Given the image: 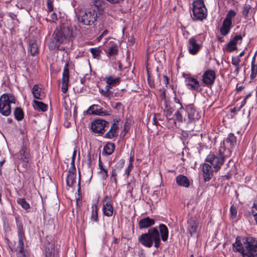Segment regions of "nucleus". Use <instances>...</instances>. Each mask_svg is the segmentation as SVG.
<instances>
[{
  "label": "nucleus",
  "mask_w": 257,
  "mask_h": 257,
  "mask_svg": "<svg viewBox=\"0 0 257 257\" xmlns=\"http://www.w3.org/2000/svg\"><path fill=\"white\" fill-rule=\"evenodd\" d=\"M53 0L47 1V6L48 12H52L53 10Z\"/></svg>",
  "instance_id": "52"
},
{
  "label": "nucleus",
  "mask_w": 257,
  "mask_h": 257,
  "mask_svg": "<svg viewBox=\"0 0 257 257\" xmlns=\"http://www.w3.org/2000/svg\"><path fill=\"white\" fill-rule=\"evenodd\" d=\"M188 48L190 53L195 55L200 49L201 45L196 43L195 38L191 37L189 39Z\"/></svg>",
  "instance_id": "14"
},
{
  "label": "nucleus",
  "mask_w": 257,
  "mask_h": 257,
  "mask_svg": "<svg viewBox=\"0 0 257 257\" xmlns=\"http://www.w3.org/2000/svg\"><path fill=\"white\" fill-rule=\"evenodd\" d=\"M230 217L232 219H235L237 216V209L234 206L232 205L230 208Z\"/></svg>",
  "instance_id": "47"
},
{
  "label": "nucleus",
  "mask_w": 257,
  "mask_h": 257,
  "mask_svg": "<svg viewBox=\"0 0 257 257\" xmlns=\"http://www.w3.org/2000/svg\"><path fill=\"white\" fill-rule=\"evenodd\" d=\"M72 37H74L72 30L68 25L63 24L54 32L49 44V48L51 50H58L61 44Z\"/></svg>",
  "instance_id": "2"
},
{
  "label": "nucleus",
  "mask_w": 257,
  "mask_h": 257,
  "mask_svg": "<svg viewBox=\"0 0 257 257\" xmlns=\"http://www.w3.org/2000/svg\"><path fill=\"white\" fill-rule=\"evenodd\" d=\"M112 87H113L111 85H109L108 84H107V85L105 86V88H104V89L105 90L108 92V93L110 95V94H111V92L110 91V90L112 88Z\"/></svg>",
  "instance_id": "58"
},
{
  "label": "nucleus",
  "mask_w": 257,
  "mask_h": 257,
  "mask_svg": "<svg viewBox=\"0 0 257 257\" xmlns=\"http://www.w3.org/2000/svg\"><path fill=\"white\" fill-rule=\"evenodd\" d=\"M147 72H148V82L149 86L151 88H154L155 87V84L154 82V80L151 77L150 74L149 73V70L147 69Z\"/></svg>",
  "instance_id": "48"
},
{
  "label": "nucleus",
  "mask_w": 257,
  "mask_h": 257,
  "mask_svg": "<svg viewBox=\"0 0 257 257\" xmlns=\"http://www.w3.org/2000/svg\"><path fill=\"white\" fill-rule=\"evenodd\" d=\"M33 103L34 108L38 111H46L48 109V105L43 102L34 100Z\"/></svg>",
  "instance_id": "31"
},
{
  "label": "nucleus",
  "mask_w": 257,
  "mask_h": 257,
  "mask_svg": "<svg viewBox=\"0 0 257 257\" xmlns=\"http://www.w3.org/2000/svg\"><path fill=\"white\" fill-rule=\"evenodd\" d=\"M242 39V37L240 35H235L233 39H231L226 44V50L229 52H232V51L236 50L237 49L236 45L238 41H241Z\"/></svg>",
  "instance_id": "15"
},
{
  "label": "nucleus",
  "mask_w": 257,
  "mask_h": 257,
  "mask_svg": "<svg viewBox=\"0 0 257 257\" xmlns=\"http://www.w3.org/2000/svg\"><path fill=\"white\" fill-rule=\"evenodd\" d=\"M98 167L100 169L99 171H103L105 170H107L105 166L103 165L102 162L101 161L100 154L99 156V160H98Z\"/></svg>",
  "instance_id": "50"
},
{
  "label": "nucleus",
  "mask_w": 257,
  "mask_h": 257,
  "mask_svg": "<svg viewBox=\"0 0 257 257\" xmlns=\"http://www.w3.org/2000/svg\"><path fill=\"white\" fill-rule=\"evenodd\" d=\"M255 55L253 56L252 61H251V74H250V78L251 79H254L256 76L257 73V65L255 64Z\"/></svg>",
  "instance_id": "36"
},
{
  "label": "nucleus",
  "mask_w": 257,
  "mask_h": 257,
  "mask_svg": "<svg viewBox=\"0 0 257 257\" xmlns=\"http://www.w3.org/2000/svg\"><path fill=\"white\" fill-rule=\"evenodd\" d=\"M251 9V7L248 4H245L243 6L242 15L243 17L246 20L249 19L248 14Z\"/></svg>",
  "instance_id": "39"
},
{
  "label": "nucleus",
  "mask_w": 257,
  "mask_h": 257,
  "mask_svg": "<svg viewBox=\"0 0 257 257\" xmlns=\"http://www.w3.org/2000/svg\"><path fill=\"white\" fill-rule=\"evenodd\" d=\"M236 15V13L234 10H230L228 11L224 20L228 21H232V19L234 18Z\"/></svg>",
  "instance_id": "45"
},
{
  "label": "nucleus",
  "mask_w": 257,
  "mask_h": 257,
  "mask_svg": "<svg viewBox=\"0 0 257 257\" xmlns=\"http://www.w3.org/2000/svg\"><path fill=\"white\" fill-rule=\"evenodd\" d=\"M185 110L188 114L187 123H190L194 120H198L201 117L200 114L193 104L187 105Z\"/></svg>",
  "instance_id": "8"
},
{
  "label": "nucleus",
  "mask_w": 257,
  "mask_h": 257,
  "mask_svg": "<svg viewBox=\"0 0 257 257\" xmlns=\"http://www.w3.org/2000/svg\"><path fill=\"white\" fill-rule=\"evenodd\" d=\"M206 9L202 0H198L193 3V9Z\"/></svg>",
  "instance_id": "43"
},
{
  "label": "nucleus",
  "mask_w": 257,
  "mask_h": 257,
  "mask_svg": "<svg viewBox=\"0 0 257 257\" xmlns=\"http://www.w3.org/2000/svg\"><path fill=\"white\" fill-rule=\"evenodd\" d=\"M226 168L225 169H227L228 168H229L227 173L226 175L223 176V177H224L226 179L229 180L232 175V172L234 171L233 170L235 169V164L234 162L232 161V159H230L228 162L227 164L226 165Z\"/></svg>",
  "instance_id": "28"
},
{
  "label": "nucleus",
  "mask_w": 257,
  "mask_h": 257,
  "mask_svg": "<svg viewBox=\"0 0 257 257\" xmlns=\"http://www.w3.org/2000/svg\"><path fill=\"white\" fill-rule=\"evenodd\" d=\"M118 120L115 119L113 120V123L112 124L109 131L105 134V137L108 139H112L117 136V130L118 128L116 123L118 122Z\"/></svg>",
  "instance_id": "21"
},
{
  "label": "nucleus",
  "mask_w": 257,
  "mask_h": 257,
  "mask_svg": "<svg viewBox=\"0 0 257 257\" xmlns=\"http://www.w3.org/2000/svg\"><path fill=\"white\" fill-rule=\"evenodd\" d=\"M232 246L233 251L240 253L243 257H257V239L254 237L237 236Z\"/></svg>",
  "instance_id": "1"
},
{
  "label": "nucleus",
  "mask_w": 257,
  "mask_h": 257,
  "mask_svg": "<svg viewBox=\"0 0 257 257\" xmlns=\"http://www.w3.org/2000/svg\"><path fill=\"white\" fill-rule=\"evenodd\" d=\"M225 142L229 144L231 148H233L236 144V138L233 133H230L226 139Z\"/></svg>",
  "instance_id": "34"
},
{
  "label": "nucleus",
  "mask_w": 257,
  "mask_h": 257,
  "mask_svg": "<svg viewBox=\"0 0 257 257\" xmlns=\"http://www.w3.org/2000/svg\"><path fill=\"white\" fill-rule=\"evenodd\" d=\"M156 114H155V115H154V117H153V123L154 124H155V125H158V124H159V123H158V121H157V120H156Z\"/></svg>",
  "instance_id": "64"
},
{
  "label": "nucleus",
  "mask_w": 257,
  "mask_h": 257,
  "mask_svg": "<svg viewBox=\"0 0 257 257\" xmlns=\"http://www.w3.org/2000/svg\"><path fill=\"white\" fill-rule=\"evenodd\" d=\"M116 173L114 170H113L112 171V173H111V179L113 178L115 183H116Z\"/></svg>",
  "instance_id": "60"
},
{
  "label": "nucleus",
  "mask_w": 257,
  "mask_h": 257,
  "mask_svg": "<svg viewBox=\"0 0 257 257\" xmlns=\"http://www.w3.org/2000/svg\"><path fill=\"white\" fill-rule=\"evenodd\" d=\"M139 242L143 246L151 247L154 242V246L158 248L161 244L160 234L157 227L150 228L148 232L142 234L139 237Z\"/></svg>",
  "instance_id": "3"
},
{
  "label": "nucleus",
  "mask_w": 257,
  "mask_h": 257,
  "mask_svg": "<svg viewBox=\"0 0 257 257\" xmlns=\"http://www.w3.org/2000/svg\"><path fill=\"white\" fill-rule=\"evenodd\" d=\"M108 122L101 119H97L91 123V130L94 133L103 134L105 127L108 125Z\"/></svg>",
  "instance_id": "7"
},
{
  "label": "nucleus",
  "mask_w": 257,
  "mask_h": 257,
  "mask_svg": "<svg viewBox=\"0 0 257 257\" xmlns=\"http://www.w3.org/2000/svg\"><path fill=\"white\" fill-rule=\"evenodd\" d=\"M215 78V73L212 70H206L202 76V81L206 85H212L214 82Z\"/></svg>",
  "instance_id": "11"
},
{
  "label": "nucleus",
  "mask_w": 257,
  "mask_h": 257,
  "mask_svg": "<svg viewBox=\"0 0 257 257\" xmlns=\"http://www.w3.org/2000/svg\"><path fill=\"white\" fill-rule=\"evenodd\" d=\"M74 163H75V159H74V158H72V160H71V167L70 168V170L69 171L76 172Z\"/></svg>",
  "instance_id": "55"
},
{
  "label": "nucleus",
  "mask_w": 257,
  "mask_h": 257,
  "mask_svg": "<svg viewBox=\"0 0 257 257\" xmlns=\"http://www.w3.org/2000/svg\"><path fill=\"white\" fill-rule=\"evenodd\" d=\"M254 208L257 210V205L254 203L252 206V208L248 210H247L244 212V215L246 216L247 217H250L251 216H253L254 218H255V214H257V212H255Z\"/></svg>",
  "instance_id": "37"
},
{
  "label": "nucleus",
  "mask_w": 257,
  "mask_h": 257,
  "mask_svg": "<svg viewBox=\"0 0 257 257\" xmlns=\"http://www.w3.org/2000/svg\"><path fill=\"white\" fill-rule=\"evenodd\" d=\"M16 99L14 95L11 93H5L0 97V112L6 116L11 113V104L16 103Z\"/></svg>",
  "instance_id": "6"
},
{
  "label": "nucleus",
  "mask_w": 257,
  "mask_h": 257,
  "mask_svg": "<svg viewBox=\"0 0 257 257\" xmlns=\"http://www.w3.org/2000/svg\"><path fill=\"white\" fill-rule=\"evenodd\" d=\"M233 27L232 22L224 20L222 26L220 28V33L223 36L227 35L230 32L231 28Z\"/></svg>",
  "instance_id": "23"
},
{
  "label": "nucleus",
  "mask_w": 257,
  "mask_h": 257,
  "mask_svg": "<svg viewBox=\"0 0 257 257\" xmlns=\"http://www.w3.org/2000/svg\"><path fill=\"white\" fill-rule=\"evenodd\" d=\"M96 107H99V105L97 104L92 105L89 107L87 111L89 112L90 111H91V112L89 113L93 114V112H95Z\"/></svg>",
  "instance_id": "54"
},
{
  "label": "nucleus",
  "mask_w": 257,
  "mask_h": 257,
  "mask_svg": "<svg viewBox=\"0 0 257 257\" xmlns=\"http://www.w3.org/2000/svg\"><path fill=\"white\" fill-rule=\"evenodd\" d=\"M198 225V221L196 218L191 217L188 220L187 229L191 236L196 235Z\"/></svg>",
  "instance_id": "12"
},
{
  "label": "nucleus",
  "mask_w": 257,
  "mask_h": 257,
  "mask_svg": "<svg viewBox=\"0 0 257 257\" xmlns=\"http://www.w3.org/2000/svg\"><path fill=\"white\" fill-rule=\"evenodd\" d=\"M133 164L132 163H131L130 164V165H128L127 168L125 170V174L128 176H129L130 174V172L131 171H132V168H133Z\"/></svg>",
  "instance_id": "56"
},
{
  "label": "nucleus",
  "mask_w": 257,
  "mask_h": 257,
  "mask_svg": "<svg viewBox=\"0 0 257 257\" xmlns=\"http://www.w3.org/2000/svg\"><path fill=\"white\" fill-rule=\"evenodd\" d=\"M17 203L25 210H28L30 208V204L26 201L25 198H18L17 200Z\"/></svg>",
  "instance_id": "41"
},
{
  "label": "nucleus",
  "mask_w": 257,
  "mask_h": 257,
  "mask_svg": "<svg viewBox=\"0 0 257 257\" xmlns=\"http://www.w3.org/2000/svg\"><path fill=\"white\" fill-rule=\"evenodd\" d=\"M155 223V220L149 217H147L141 219L139 222V227L140 229L150 227Z\"/></svg>",
  "instance_id": "19"
},
{
  "label": "nucleus",
  "mask_w": 257,
  "mask_h": 257,
  "mask_svg": "<svg viewBox=\"0 0 257 257\" xmlns=\"http://www.w3.org/2000/svg\"><path fill=\"white\" fill-rule=\"evenodd\" d=\"M24 239H19L18 245L17 246V249H19V251H20V253H22V251H24Z\"/></svg>",
  "instance_id": "49"
},
{
  "label": "nucleus",
  "mask_w": 257,
  "mask_h": 257,
  "mask_svg": "<svg viewBox=\"0 0 257 257\" xmlns=\"http://www.w3.org/2000/svg\"><path fill=\"white\" fill-rule=\"evenodd\" d=\"M77 21L85 26H92L96 21L97 14L93 9H80L76 12Z\"/></svg>",
  "instance_id": "4"
},
{
  "label": "nucleus",
  "mask_w": 257,
  "mask_h": 257,
  "mask_svg": "<svg viewBox=\"0 0 257 257\" xmlns=\"http://www.w3.org/2000/svg\"><path fill=\"white\" fill-rule=\"evenodd\" d=\"M29 51L32 56H35L38 53V46L35 41H30L29 43Z\"/></svg>",
  "instance_id": "32"
},
{
  "label": "nucleus",
  "mask_w": 257,
  "mask_h": 257,
  "mask_svg": "<svg viewBox=\"0 0 257 257\" xmlns=\"http://www.w3.org/2000/svg\"><path fill=\"white\" fill-rule=\"evenodd\" d=\"M164 111L167 119L169 120H173L174 122L175 123V119L170 117L172 115L174 109L171 107H168V106L166 104V108L164 109Z\"/></svg>",
  "instance_id": "38"
},
{
  "label": "nucleus",
  "mask_w": 257,
  "mask_h": 257,
  "mask_svg": "<svg viewBox=\"0 0 257 257\" xmlns=\"http://www.w3.org/2000/svg\"><path fill=\"white\" fill-rule=\"evenodd\" d=\"M87 157H88L87 164H88V167H90L91 166V154H90V152L88 154Z\"/></svg>",
  "instance_id": "61"
},
{
  "label": "nucleus",
  "mask_w": 257,
  "mask_h": 257,
  "mask_svg": "<svg viewBox=\"0 0 257 257\" xmlns=\"http://www.w3.org/2000/svg\"><path fill=\"white\" fill-rule=\"evenodd\" d=\"M176 183L178 186L185 188H188L190 185V182L188 178L183 175H179L176 178Z\"/></svg>",
  "instance_id": "22"
},
{
  "label": "nucleus",
  "mask_w": 257,
  "mask_h": 257,
  "mask_svg": "<svg viewBox=\"0 0 257 257\" xmlns=\"http://www.w3.org/2000/svg\"><path fill=\"white\" fill-rule=\"evenodd\" d=\"M91 220L92 221L98 222V207L97 205L93 204L91 206Z\"/></svg>",
  "instance_id": "33"
},
{
  "label": "nucleus",
  "mask_w": 257,
  "mask_h": 257,
  "mask_svg": "<svg viewBox=\"0 0 257 257\" xmlns=\"http://www.w3.org/2000/svg\"><path fill=\"white\" fill-rule=\"evenodd\" d=\"M93 114L104 116L108 114L107 112L103 110V108L99 106V107H96L95 112H93Z\"/></svg>",
  "instance_id": "46"
},
{
  "label": "nucleus",
  "mask_w": 257,
  "mask_h": 257,
  "mask_svg": "<svg viewBox=\"0 0 257 257\" xmlns=\"http://www.w3.org/2000/svg\"><path fill=\"white\" fill-rule=\"evenodd\" d=\"M202 171L203 177L205 182L209 181L212 176L213 170L211 166L207 164H204L203 166Z\"/></svg>",
  "instance_id": "18"
},
{
  "label": "nucleus",
  "mask_w": 257,
  "mask_h": 257,
  "mask_svg": "<svg viewBox=\"0 0 257 257\" xmlns=\"http://www.w3.org/2000/svg\"><path fill=\"white\" fill-rule=\"evenodd\" d=\"M69 79V63L67 62L65 65L62 74L61 90L63 93H66L68 90Z\"/></svg>",
  "instance_id": "10"
},
{
  "label": "nucleus",
  "mask_w": 257,
  "mask_h": 257,
  "mask_svg": "<svg viewBox=\"0 0 257 257\" xmlns=\"http://www.w3.org/2000/svg\"><path fill=\"white\" fill-rule=\"evenodd\" d=\"M45 248V257H54V242L51 240H47L44 244Z\"/></svg>",
  "instance_id": "16"
},
{
  "label": "nucleus",
  "mask_w": 257,
  "mask_h": 257,
  "mask_svg": "<svg viewBox=\"0 0 257 257\" xmlns=\"http://www.w3.org/2000/svg\"><path fill=\"white\" fill-rule=\"evenodd\" d=\"M50 17L52 20H57V16L55 13H53L51 14Z\"/></svg>",
  "instance_id": "62"
},
{
  "label": "nucleus",
  "mask_w": 257,
  "mask_h": 257,
  "mask_svg": "<svg viewBox=\"0 0 257 257\" xmlns=\"http://www.w3.org/2000/svg\"><path fill=\"white\" fill-rule=\"evenodd\" d=\"M185 82L190 89L199 91L200 84L199 81L196 79L188 77L186 78Z\"/></svg>",
  "instance_id": "17"
},
{
  "label": "nucleus",
  "mask_w": 257,
  "mask_h": 257,
  "mask_svg": "<svg viewBox=\"0 0 257 257\" xmlns=\"http://www.w3.org/2000/svg\"><path fill=\"white\" fill-rule=\"evenodd\" d=\"M240 62V58L238 57H234L232 58V64L235 66H239Z\"/></svg>",
  "instance_id": "53"
},
{
  "label": "nucleus",
  "mask_w": 257,
  "mask_h": 257,
  "mask_svg": "<svg viewBox=\"0 0 257 257\" xmlns=\"http://www.w3.org/2000/svg\"><path fill=\"white\" fill-rule=\"evenodd\" d=\"M115 149V145L112 143H108L103 148L102 155H110L113 153Z\"/></svg>",
  "instance_id": "30"
},
{
  "label": "nucleus",
  "mask_w": 257,
  "mask_h": 257,
  "mask_svg": "<svg viewBox=\"0 0 257 257\" xmlns=\"http://www.w3.org/2000/svg\"><path fill=\"white\" fill-rule=\"evenodd\" d=\"M18 158L24 162L25 166H27L30 158V154L28 149L25 146L23 145L22 147L21 150L18 154Z\"/></svg>",
  "instance_id": "13"
},
{
  "label": "nucleus",
  "mask_w": 257,
  "mask_h": 257,
  "mask_svg": "<svg viewBox=\"0 0 257 257\" xmlns=\"http://www.w3.org/2000/svg\"><path fill=\"white\" fill-rule=\"evenodd\" d=\"M107 84L115 86L120 83V80L119 77H114L112 75L106 76L104 78Z\"/></svg>",
  "instance_id": "27"
},
{
  "label": "nucleus",
  "mask_w": 257,
  "mask_h": 257,
  "mask_svg": "<svg viewBox=\"0 0 257 257\" xmlns=\"http://www.w3.org/2000/svg\"><path fill=\"white\" fill-rule=\"evenodd\" d=\"M32 93L36 99L42 100L45 97L44 93L38 85H34L32 89Z\"/></svg>",
  "instance_id": "26"
},
{
  "label": "nucleus",
  "mask_w": 257,
  "mask_h": 257,
  "mask_svg": "<svg viewBox=\"0 0 257 257\" xmlns=\"http://www.w3.org/2000/svg\"><path fill=\"white\" fill-rule=\"evenodd\" d=\"M112 4H117L123 2L124 0H106Z\"/></svg>",
  "instance_id": "59"
},
{
  "label": "nucleus",
  "mask_w": 257,
  "mask_h": 257,
  "mask_svg": "<svg viewBox=\"0 0 257 257\" xmlns=\"http://www.w3.org/2000/svg\"><path fill=\"white\" fill-rule=\"evenodd\" d=\"M99 92L100 93L104 96L105 97H109L110 96V95L108 93V92H107L105 89L104 90H103V89H100L99 90Z\"/></svg>",
  "instance_id": "57"
},
{
  "label": "nucleus",
  "mask_w": 257,
  "mask_h": 257,
  "mask_svg": "<svg viewBox=\"0 0 257 257\" xmlns=\"http://www.w3.org/2000/svg\"><path fill=\"white\" fill-rule=\"evenodd\" d=\"M226 150L224 147H220L217 155L209 154L206 157L205 161L209 163L214 168L215 171H218L226 160L227 156L225 154Z\"/></svg>",
  "instance_id": "5"
},
{
  "label": "nucleus",
  "mask_w": 257,
  "mask_h": 257,
  "mask_svg": "<svg viewBox=\"0 0 257 257\" xmlns=\"http://www.w3.org/2000/svg\"><path fill=\"white\" fill-rule=\"evenodd\" d=\"M118 48L116 45H112V46L110 47L109 49V51L108 53V56H114L117 54L118 53Z\"/></svg>",
  "instance_id": "44"
},
{
  "label": "nucleus",
  "mask_w": 257,
  "mask_h": 257,
  "mask_svg": "<svg viewBox=\"0 0 257 257\" xmlns=\"http://www.w3.org/2000/svg\"><path fill=\"white\" fill-rule=\"evenodd\" d=\"M17 230L19 239H25V233L23 225L21 223L17 224Z\"/></svg>",
  "instance_id": "42"
},
{
  "label": "nucleus",
  "mask_w": 257,
  "mask_h": 257,
  "mask_svg": "<svg viewBox=\"0 0 257 257\" xmlns=\"http://www.w3.org/2000/svg\"><path fill=\"white\" fill-rule=\"evenodd\" d=\"M90 52L94 58L99 59L100 57L101 50L99 48H92L90 49Z\"/></svg>",
  "instance_id": "40"
},
{
  "label": "nucleus",
  "mask_w": 257,
  "mask_h": 257,
  "mask_svg": "<svg viewBox=\"0 0 257 257\" xmlns=\"http://www.w3.org/2000/svg\"><path fill=\"white\" fill-rule=\"evenodd\" d=\"M101 3H102V1L100 0H96V1H95L94 5H95V6L98 8L101 6Z\"/></svg>",
  "instance_id": "63"
},
{
  "label": "nucleus",
  "mask_w": 257,
  "mask_h": 257,
  "mask_svg": "<svg viewBox=\"0 0 257 257\" xmlns=\"http://www.w3.org/2000/svg\"><path fill=\"white\" fill-rule=\"evenodd\" d=\"M111 198V197L106 196L102 201L103 213L108 217L111 216L113 213V208Z\"/></svg>",
  "instance_id": "9"
},
{
  "label": "nucleus",
  "mask_w": 257,
  "mask_h": 257,
  "mask_svg": "<svg viewBox=\"0 0 257 257\" xmlns=\"http://www.w3.org/2000/svg\"><path fill=\"white\" fill-rule=\"evenodd\" d=\"M175 115L177 120L179 122H187L188 120L185 116L186 115V111L182 105H181L180 108L175 112Z\"/></svg>",
  "instance_id": "25"
},
{
  "label": "nucleus",
  "mask_w": 257,
  "mask_h": 257,
  "mask_svg": "<svg viewBox=\"0 0 257 257\" xmlns=\"http://www.w3.org/2000/svg\"><path fill=\"white\" fill-rule=\"evenodd\" d=\"M160 238L161 237L163 241L168 240L169 236V230L167 226L164 224H161L159 226Z\"/></svg>",
  "instance_id": "24"
},
{
  "label": "nucleus",
  "mask_w": 257,
  "mask_h": 257,
  "mask_svg": "<svg viewBox=\"0 0 257 257\" xmlns=\"http://www.w3.org/2000/svg\"><path fill=\"white\" fill-rule=\"evenodd\" d=\"M14 113L16 119H17L18 121L22 120L24 118V114L23 110L20 107H16L15 109Z\"/></svg>",
  "instance_id": "35"
},
{
  "label": "nucleus",
  "mask_w": 257,
  "mask_h": 257,
  "mask_svg": "<svg viewBox=\"0 0 257 257\" xmlns=\"http://www.w3.org/2000/svg\"><path fill=\"white\" fill-rule=\"evenodd\" d=\"M76 172L69 171L66 179L67 185L69 187H72L76 182Z\"/></svg>",
  "instance_id": "29"
},
{
  "label": "nucleus",
  "mask_w": 257,
  "mask_h": 257,
  "mask_svg": "<svg viewBox=\"0 0 257 257\" xmlns=\"http://www.w3.org/2000/svg\"><path fill=\"white\" fill-rule=\"evenodd\" d=\"M98 173L101 176L103 180H106L108 176L107 170L103 171H99Z\"/></svg>",
  "instance_id": "51"
},
{
  "label": "nucleus",
  "mask_w": 257,
  "mask_h": 257,
  "mask_svg": "<svg viewBox=\"0 0 257 257\" xmlns=\"http://www.w3.org/2000/svg\"><path fill=\"white\" fill-rule=\"evenodd\" d=\"M193 15L194 19L196 20H203L207 16L206 14V9H193Z\"/></svg>",
  "instance_id": "20"
}]
</instances>
